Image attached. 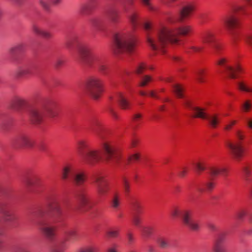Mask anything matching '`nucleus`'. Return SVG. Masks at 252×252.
<instances>
[{
    "mask_svg": "<svg viewBox=\"0 0 252 252\" xmlns=\"http://www.w3.org/2000/svg\"><path fill=\"white\" fill-rule=\"evenodd\" d=\"M146 32L147 43L153 51L164 53L168 43L177 44L179 35H186L191 31L189 26H175L167 28L163 26L153 29L152 24L146 22L143 24Z\"/></svg>",
    "mask_w": 252,
    "mask_h": 252,
    "instance_id": "obj_1",
    "label": "nucleus"
},
{
    "mask_svg": "<svg viewBox=\"0 0 252 252\" xmlns=\"http://www.w3.org/2000/svg\"><path fill=\"white\" fill-rule=\"evenodd\" d=\"M79 61L82 66L89 69H97L101 74L107 75L109 68L105 58L99 54H92L90 48L81 45L78 49Z\"/></svg>",
    "mask_w": 252,
    "mask_h": 252,
    "instance_id": "obj_2",
    "label": "nucleus"
},
{
    "mask_svg": "<svg viewBox=\"0 0 252 252\" xmlns=\"http://www.w3.org/2000/svg\"><path fill=\"white\" fill-rule=\"evenodd\" d=\"M135 37L131 32H120L115 34L113 50L116 55H129L134 50Z\"/></svg>",
    "mask_w": 252,
    "mask_h": 252,
    "instance_id": "obj_3",
    "label": "nucleus"
},
{
    "mask_svg": "<svg viewBox=\"0 0 252 252\" xmlns=\"http://www.w3.org/2000/svg\"><path fill=\"white\" fill-rule=\"evenodd\" d=\"M92 128L96 136L101 140V146L106 160L109 162H117L119 159V155L112 143L106 140L105 129L100 126L97 121L93 123Z\"/></svg>",
    "mask_w": 252,
    "mask_h": 252,
    "instance_id": "obj_4",
    "label": "nucleus"
},
{
    "mask_svg": "<svg viewBox=\"0 0 252 252\" xmlns=\"http://www.w3.org/2000/svg\"><path fill=\"white\" fill-rule=\"evenodd\" d=\"M234 136L236 140L235 141L231 140L226 141L225 146L233 158L236 160H239L244 153L243 142L246 136L245 132L240 129H237L235 130Z\"/></svg>",
    "mask_w": 252,
    "mask_h": 252,
    "instance_id": "obj_5",
    "label": "nucleus"
},
{
    "mask_svg": "<svg viewBox=\"0 0 252 252\" xmlns=\"http://www.w3.org/2000/svg\"><path fill=\"white\" fill-rule=\"evenodd\" d=\"M245 7L236 6L234 7L233 12L227 15L223 19L224 25L228 30L231 35V41L234 43L237 40V35L233 30L239 27L240 22L238 17L241 14L245 13Z\"/></svg>",
    "mask_w": 252,
    "mask_h": 252,
    "instance_id": "obj_6",
    "label": "nucleus"
},
{
    "mask_svg": "<svg viewBox=\"0 0 252 252\" xmlns=\"http://www.w3.org/2000/svg\"><path fill=\"white\" fill-rule=\"evenodd\" d=\"M87 89L91 95L95 99L100 96L102 92V82L98 77L92 76L88 79L86 82Z\"/></svg>",
    "mask_w": 252,
    "mask_h": 252,
    "instance_id": "obj_7",
    "label": "nucleus"
},
{
    "mask_svg": "<svg viewBox=\"0 0 252 252\" xmlns=\"http://www.w3.org/2000/svg\"><path fill=\"white\" fill-rule=\"evenodd\" d=\"M83 161L87 164L93 165L98 162L102 158L100 151L88 149L86 152L82 154Z\"/></svg>",
    "mask_w": 252,
    "mask_h": 252,
    "instance_id": "obj_8",
    "label": "nucleus"
},
{
    "mask_svg": "<svg viewBox=\"0 0 252 252\" xmlns=\"http://www.w3.org/2000/svg\"><path fill=\"white\" fill-rule=\"evenodd\" d=\"M0 212L3 216L4 221L11 222L16 219L15 215L11 211V204L9 200H2L0 202Z\"/></svg>",
    "mask_w": 252,
    "mask_h": 252,
    "instance_id": "obj_9",
    "label": "nucleus"
},
{
    "mask_svg": "<svg viewBox=\"0 0 252 252\" xmlns=\"http://www.w3.org/2000/svg\"><path fill=\"white\" fill-rule=\"evenodd\" d=\"M93 182L95 186L98 196L100 197L105 196L108 190V188L104 176L99 174L94 175Z\"/></svg>",
    "mask_w": 252,
    "mask_h": 252,
    "instance_id": "obj_10",
    "label": "nucleus"
},
{
    "mask_svg": "<svg viewBox=\"0 0 252 252\" xmlns=\"http://www.w3.org/2000/svg\"><path fill=\"white\" fill-rule=\"evenodd\" d=\"M12 143L16 148H31L34 145V141L28 135L21 133L12 139Z\"/></svg>",
    "mask_w": 252,
    "mask_h": 252,
    "instance_id": "obj_11",
    "label": "nucleus"
},
{
    "mask_svg": "<svg viewBox=\"0 0 252 252\" xmlns=\"http://www.w3.org/2000/svg\"><path fill=\"white\" fill-rule=\"evenodd\" d=\"M182 216L183 222L186 226L193 231L199 230V223L197 221L192 219V213L190 211H184L182 213Z\"/></svg>",
    "mask_w": 252,
    "mask_h": 252,
    "instance_id": "obj_12",
    "label": "nucleus"
},
{
    "mask_svg": "<svg viewBox=\"0 0 252 252\" xmlns=\"http://www.w3.org/2000/svg\"><path fill=\"white\" fill-rule=\"evenodd\" d=\"M38 225L39 229L47 239L52 240L54 238L55 235L54 227L49 225L44 220H39L38 222Z\"/></svg>",
    "mask_w": 252,
    "mask_h": 252,
    "instance_id": "obj_13",
    "label": "nucleus"
},
{
    "mask_svg": "<svg viewBox=\"0 0 252 252\" xmlns=\"http://www.w3.org/2000/svg\"><path fill=\"white\" fill-rule=\"evenodd\" d=\"M184 104L187 108L193 111L194 118H199L203 119H205L207 118L208 115L205 112L204 108L193 105L191 102L188 99L184 101Z\"/></svg>",
    "mask_w": 252,
    "mask_h": 252,
    "instance_id": "obj_14",
    "label": "nucleus"
},
{
    "mask_svg": "<svg viewBox=\"0 0 252 252\" xmlns=\"http://www.w3.org/2000/svg\"><path fill=\"white\" fill-rule=\"evenodd\" d=\"M202 40L204 44L211 45L217 52L221 48V45L216 42L215 34L212 32H205L202 35Z\"/></svg>",
    "mask_w": 252,
    "mask_h": 252,
    "instance_id": "obj_15",
    "label": "nucleus"
},
{
    "mask_svg": "<svg viewBox=\"0 0 252 252\" xmlns=\"http://www.w3.org/2000/svg\"><path fill=\"white\" fill-rule=\"evenodd\" d=\"M193 9V8L191 5L186 6L183 8L177 17L170 16L167 18V20L171 24H174L176 21L182 22L184 18L189 15Z\"/></svg>",
    "mask_w": 252,
    "mask_h": 252,
    "instance_id": "obj_16",
    "label": "nucleus"
},
{
    "mask_svg": "<svg viewBox=\"0 0 252 252\" xmlns=\"http://www.w3.org/2000/svg\"><path fill=\"white\" fill-rule=\"evenodd\" d=\"M33 66L30 63H26L19 66L16 71L18 77H28L33 74Z\"/></svg>",
    "mask_w": 252,
    "mask_h": 252,
    "instance_id": "obj_17",
    "label": "nucleus"
},
{
    "mask_svg": "<svg viewBox=\"0 0 252 252\" xmlns=\"http://www.w3.org/2000/svg\"><path fill=\"white\" fill-rule=\"evenodd\" d=\"M26 100L21 97L16 96L13 98L10 103V107L16 111H19L23 106L26 105Z\"/></svg>",
    "mask_w": 252,
    "mask_h": 252,
    "instance_id": "obj_18",
    "label": "nucleus"
},
{
    "mask_svg": "<svg viewBox=\"0 0 252 252\" xmlns=\"http://www.w3.org/2000/svg\"><path fill=\"white\" fill-rule=\"evenodd\" d=\"M43 118V113L41 109L32 108L30 111V118L32 123L34 124L40 123Z\"/></svg>",
    "mask_w": 252,
    "mask_h": 252,
    "instance_id": "obj_19",
    "label": "nucleus"
},
{
    "mask_svg": "<svg viewBox=\"0 0 252 252\" xmlns=\"http://www.w3.org/2000/svg\"><path fill=\"white\" fill-rule=\"evenodd\" d=\"M224 68L226 73L232 79H235L238 77L237 74L242 71V68L239 64L236 65L234 67L229 65H224Z\"/></svg>",
    "mask_w": 252,
    "mask_h": 252,
    "instance_id": "obj_20",
    "label": "nucleus"
},
{
    "mask_svg": "<svg viewBox=\"0 0 252 252\" xmlns=\"http://www.w3.org/2000/svg\"><path fill=\"white\" fill-rule=\"evenodd\" d=\"M72 179L76 185L81 186L85 182L86 175L84 172L75 171V172L73 173Z\"/></svg>",
    "mask_w": 252,
    "mask_h": 252,
    "instance_id": "obj_21",
    "label": "nucleus"
},
{
    "mask_svg": "<svg viewBox=\"0 0 252 252\" xmlns=\"http://www.w3.org/2000/svg\"><path fill=\"white\" fill-rule=\"evenodd\" d=\"M208 173L212 178L217 177L219 174L226 176L228 170L226 168H219L216 166H212L208 169Z\"/></svg>",
    "mask_w": 252,
    "mask_h": 252,
    "instance_id": "obj_22",
    "label": "nucleus"
},
{
    "mask_svg": "<svg viewBox=\"0 0 252 252\" xmlns=\"http://www.w3.org/2000/svg\"><path fill=\"white\" fill-rule=\"evenodd\" d=\"M32 30L35 34L40 35L46 39H49L52 36L51 32L41 29L37 25H33L32 27Z\"/></svg>",
    "mask_w": 252,
    "mask_h": 252,
    "instance_id": "obj_23",
    "label": "nucleus"
},
{
    "mask_svg": "<svg viewBox=\"0 0 252 252\" xmlns=\"http://www.w3.org/2000/svg\"><path fill=\"white\" fill-rule=\"evenodd\" d=\"M76 198L80 205L84 207L89 204V199L83 190H80L76 195Z\"/></svg>",
    "mask_w": 252,
    "mask_h": 252,
    "instance_id": "obj_24",
    "label": "nucleus"
},
{
    "mask_svg": "<svg viewBox=\"0 0 252 252\" xmlns=\"http://www.w3.org/2000/svg\"><path fill=\"white\" fill-rule=\"evenodd\" d=\"M108 17L110 22L114 25L118 24L120 21V13L116 9H110L108 12Z\"/></svg>",
    "mask_w": 252,
    "mask_h": 252,
    "instance_id": "obj_25",
    "label": "nucleus"
},
{
    "mask_svg": "<svg viewBox=\"0 0 252 252\" xmlns=\"http://www.w3.org/2000/svg\"><path fill=\"white\" fill-rule=\"evenodd\" d=\"M117 100L123 109H128L130 107V102L126 99L122 93H119L116 96Z\"/></svg>",
    "mask_w": 252,
    "mask_h": 252,
    "instance_id": "obj_26",
    "label": "nucleus"
},
{
    "mask_svg": "<svg viewBox=\"0 0 252 252\" xmlns=\"http://www.w3.org/2000/svg\"><path fill=\"white\" fill-rule=\"evenodd\" d=\"M50 209L52 211L54 212L57 218H59L61 217L63 211L60 203L56 201H52L49 204Z\"/></svg>",
    "mask_w": 252,
    "mask_h": 252,
    "instance_id": "obj_27",
    "label": "nucleus"
},
{
    "mask_svg": "<svg viewBox=\"0 0 252 252\" xmlns=\"http://www.w3.org/2000/svg\"><path fill=\"white\" fill-rule=\"evenodd\" d=\"M128 19L132 28L135 29L139 24L138 13L135 11H131L128 15Z\"/></svg>",
    "mask_w": 252,
    "mask_h": 252,
    "instance_id": "obj_28",
    "label": "nucleus"
},
{
    "mask_svg": "<svg viewBox=\"0 0 252 252\" xmlns=\"http://www.w3.org/2000/svg\"><path fill=\"white\" fill-rule=\"evenodd\" d=\"M75 172V171L74 170L73 166L71 165L67 164L63 168L62 171V178L63 180L67 179L69 175H71L72 179L73 177V173Z\"/></svg>",
    "mask_w": 252,
    "mask_h": 252,
    "instance_id": "obj_29",
    "label": "nucleus"
},
{
    "mask_svg": "<svg viewBox=\"0 0 252 252\" xmlns=\"http://www.w3.org/2000/svg\"><path fill=\"white\" fill-rule=\"evenodd\" d=\"M78 239L77 232L73 229H70L65 232V241L73 242Z\"/></svg>",
    "mask_w": 252,
    "mask_h": 252,
    "instance_id": "obj_30",
    "label": "nucleus"
},
{
    "mask_svg": "<svg viewBox=\"0 0 252 252\" xmlns=\"http://www.w3.org/2000/svg\"><path fill=\"white\" fill-rule=\"evenodd\" d=\"M25 45L23 43H19L11 47L9 49V53L12 55H15L22 53L24 51Z\"/></svg>",
    "mask_w": 252,
    "mask_h": 252,
    "instance_id": "obj_31",
    "label": "nucleus"
},
{
    "mask_svg": "<svg viewBox=\"0 0 252 252\" xmlns=\"http://www.w3.org/2000/svg\"><path fill=\"white\" fill-rule=\"evenodd\" d=\"M157 242L161 249H168L170 247V240L168 238L160 236L157 238Z\"/></svg>",
    "mask_w": 252,
    "mask_h": 252,
    "instance_id": "obj_32",
    "label": "nucleus"
},
{
    "mask_svg": "<svg viewBox=\"0 0 252 252\" xmlns=\"http://www.w3.org/2000/svg\"><path fill=\"white\" fill-rule=\"evenodd\" d=\"M206 74L207 72L206 70L202 68L198 69L195 73V78L199 83L205 82Z\"/></svg>",
    "mask_w": 252,
    "mask_h": 252,
    "instance_id": "obj_33",
    "label": "nucleus"
},
{
    "mask_svg": "<svg viewBox=\"0 0 252 252\" xmlns=\"http://www.w3.org/2000/svg\"><path fill=\"white\" fill-rule=\"evenodd\" d=\"M223 238L219 236L215 242L214 251L215 252H225V249L222 244Z\"/></svg>",
    "mask_w": 252,
    "mask_h": 252,
    "instance_id": "obj_34",
    "label": "nucleus"
},
{
    "mask_svg": "<svg viewBox=\"0 0 252 252\" xmlns=\"http://www.w3.org/2000/svg\"><path fill=\"white\" fill-rule=\"evenodd\" d=\"M205 119H207L208 121L210 126L212 128H216L219 123V118L216 114L208 115L207 118H206Z\"/></svg>",
    "mask_w": 252,
    "mask_h": 252,
    "instance_id": "obj_35",
    "label": "nucleus"
},
{
    "mask_svg": "<svg viewBox=\"0 0 252 252\" xmlns=\"http://www.w3.org/2000/svg\"><path fill=\"white\" fill-rule=\"evenodd\" d=\"M215 187V183L212 180V179L208 181L204 185V188L199 189V191L200 192L207 191L210 192Z\"/></svg>",
    "mask_w": 252,
    "mask_h": 252,
    "instance_id": "obj_36",
    "label": "nucleus"
},
{
    "mask_svg": "<svg viewBox=\"0 0 252 252\" xmlns=\"http://www.w3.org/2000/svg\"><path fill=\"white\" fill-rule=\"evenodd\" d=\"M92 9L93 5L91 4H84L80 7L79 12L82 15H87L91 12Z\"/></svg>",
    "mask_w": 252,
    "mask_h": 252,
    "instance_id": "obj_37",
    "label": "nucleus"
},
{
    "mask_svg": "<svg viewBox=\"0 0 252 252\" xmlns=\"http://www.w3.org/2000/svg\"><path fill=\"white\" fill-rule=\"evenodd\" d=\"M120 196L117 193H114L111 200V206L116 209H118L120 204Z\"/></svg>",
    "mask_w": 252,
    "mask_h": 252,
    "instance_id": "obj_38",
    "label": "nucleus"
},
{
    "mask_svg": "<svg viewBox=\"0 0 252 252\" xmlns=\"http://www.w3.org/2000/svg\"><path fill=\"white\" fill-rule=\"evenodd\" d=\"M173 90L174 93L179 98H182L184 96L183 88L180 84H175L173 85Z\"/></svg>",
    "mask_w": 252,
    "mask_h": 252,
    "instance_id": "obj_39",
    "label": "nucleus"
},
{
    "mask_svg": "<svg viewBox=\"0 0 252 252\" xmlns=\"http://www.w3.org/2000/svg\"><path fill=\"white\" fill-rule=\"evenodd\" d=\"M122 186L126 195H127L130 191V183L125 177L122 179Z\"/></svg>",
    "mask_w": 252,
    "mask_h": 252,
    "instance_id": "obj_40",
    "label": "nucleus"
},
{
    "mask_svg": "<svg viewBox=\"0 0 252 252\" xmlns=\"http://www.w3.org/2000/svg\"><path fill=\"white\" fill-rule=\"evenodd\" d=\"M241 107L244 112H248L252 107V103L250 100H246L243 103Z\"/></svg>",
    "mask_w": 252,
    "mask_h": 252,
    "instance_id": "obj_41",
    "label": "nucleus"
},
{
    "mask_svg": "<svg viewBox=\"0 0 252 252\" xmlns=\"http://www.w3.org/2000/svg\"><path fill=\"white\" fill-rule=\"evenodd\" d=\"M152 80L151 77L149 75H144L141 77L139 82L140 87H144Z\"/></svg>",
    "mask_w": 252,
    "mask_h": 252,
    "instance_id": "obj_42",
    "label": "nucleus"
},
{
    "mask_svg": "<svg viewBox=\"0 0 252 252\" xmlns=\"http://www.w3.org/2000/svg\"><path fill=\"white\" fill-rule=\"evenodd\" d=\"M251 167L249 166H245L243 168V172L246 181H249V176L251 173Z\"/></svg>",
    "mask_w": 252,
    "mask_h": 252,
    "instance_id": "obj_43",
    "label": "nucleus"
},
{
    "mask_svg": "<svg viewBox=\"0 0 252 252\" xmlns=\"http://www.w3.org/2000/svg\"><path fill=\"white\" fill-rule=\"evenodd\" d=\"M239 89L246 92L252 93V88L247 86L244 82H240L238 83Z\"/></svg>",
    "mask_w": 252,
    "mask_h": 252,
    "instance_id": "obj_44",
    "label": "nucleus"
},
{
    "mask_svg": "<svg viewBox=\"0 0 252 252\" xmlns=\"http://www.w3.org/2000/svg\"><path fill=\"white\" fill-rule=\"evenodd\" d=\"M142 234L145 237H149L153 232V228L150 226L144 227L142 228Z\"/></svg>",
    "mask_w": 252,
    "mask_h": 252,
    "instance_id": "obj_45",
    "label": "nucleus"
},
{
    "mask_svg": "<svg viewBox=\"0 0 252 252\" xmlns=\"http://www.w3.org/2000/svg\"><path fill=\"white\" fill-rule=\"evenodd\" d=\"M132 221L135 226H139L141 222V219L139 215L134 213L132 217Z\"/></svg>",
    "mask_w": 252,
    "mask_h": 252,
    "instance_id": "obj_46",
    "label": "nucleus"
},
{
    "mask_svg": "<svg viewBox=\"0 0 252 252\" xmlns=\"http://www.w3.org/2000/svg\"><path fill=\"white\" fill-rule=\"evenodd\" d=\"M119 230L118 229H112L106 232L108 237L111 238H116L119 236Z\"/></svg>",
    "mask_w": 252,
    "mask_h": 252,
    "instance_id": "obj_47",
    "label": "nucleus"
},
{
    "mask_svg": "<svg viewBox=\"0 0 252 252\" xmlns=\"http://www.w3.org/2000/svg\"><path fill=\"white\" fill-rule=\"evenodd\" d=\"M147 68L146 64L144 63H141L138 64L136 69V72L138 74H142Z\"/></svg>",
    "mask_w": 252,
    "mask_h": 252,
    "instance_id": "obj_48",
    "label": "nucleus"
},
{
    "mask_svg": "<svg viewBox=\"0 0 252 252\" xmlns=\"http://www.w3.org/2000/svg\"><path fill=\"white\" fill-rule=\"evenodd\" d=\"M47 112L48 116L51 118H54L58 115L57 110L52 108H48L47 109Z\"/></svg>",
    "mask_w": 252,
    "mask_h": 252,
    "instance_id": "obj_49",
    "label": "nucleus"
},
{
    "mask_svg": "<svg viewBox=\"0 0 252 252\" xmlns=\"http://www.w3.org/2000/svg\"><path fill=\"white\" fill-rule=\"evenodd\" d=\"M134 0H125L124 9L126 12H128L133 3Z\"/></svg>",
    "mask_w": 252,
    "mask_h": 252,
    "instance_id": "obj_50",
    "label": "nucleus"
},
{
    "mask_svg": "<svg viewBox=\"0 0 252 252\" xmlns=\"http://www.w3.org/2000/svg\"><path fill=\"white\" fill-rule=\"evenodd\" d=\"M194 167L196 171L199 174L201 171L205 169V166L201 163L198 162L194 164Z\"/></svg>",
    "mask_w": 252,
    "mask_h": 252,
    "instance_id": "obj_51",
    "label": "nucleus"
},
{
    "mask_svg": "<svg viewBox=\"0 0 252 252\" xmlns=\"http://www.w3.org/2000/svg\"><path fill=\"white\" fill-rule=\"evenodd\" d=\"M49 0H39L40 5L45 10H48L50 6Z\"/></svg>",
    "mask_w": 252,
    "mask_h": 252,
    "instance_id": "obj_52",
    "label": "nucleus"
},
{
    "mask_svg": "<svg viewBox=\"0 0 252 252\" xmlns=\"http://www.w3.org/2000/svg\"><path fill=\"white\" fill-rule=\"evenodd\" d=\"M186 210H183V211H180L177 208H174L172 211H171V215L174 217H179V216H181V217L182 218V213L184 212V211H186Z\"/></svg>",
    "mask_w": 252,
    "mask_h": 252,
    "instance_id": "obj_53",
    "label": "nucleus"
},
{
    "mask_svg": "<svg viewBox=\"0 0 252 252\" xmlns=\"http://www.w3.org/2000/svg\"><path fill=\"white\" fill-rule=\"evenodd\" d=\"M143 4L146 6L149 10H154V8L150 2V0H141Z\"/></svg>",
    "mask_w": 252,
    "mask_h": 252,
    "instance_id": "obj_54",
    "label": "nucleus"
},
{
    "mask_svg": "<svg viewBox=\"0 0 252 252\" xmlns=\"http://www.w3.org/2000/svg\"><path fill=\"white\" fill-rule=\"evenodd\" d=\"M13 252H28V251L25 247L23 246H18L14 249Z\"/></svg>",
    "mask_w": 252,
    "mask_h": 252,
    "instance_id": "obj_55",
    "label": "nucleus"
},
{
    "mask_svg": "<svg viewBox=\"0 0 252 252\" xmlns=\"http://www.w3.org/2000/svg\"><path fill=\"white\" fill-rule=\"evenodd\" d=\"M237 123L236 120H232L228 124L225 125L224 129L226 130H230L232 129L233 126Z\"/></svg>",
    "mask_w": 252,
    "mask_h": 252,
    "instance_id": "obj_56",
    "label": "nucleus"
},
{
    "mask_svg": "<svg viewBox=\"0 0 252 252\" xmlns=\"http://www.w3.org/2000/svg\"><path fill=\"white\" fill-rule=\"evenodd\" d=\"M139 158L140 155L138 154H135L129 156L127 158V161L129 162L130 161H136L139 159Z\"/></svg>",
    "mask_w": 252,
    "mask_h": 252,
    "instance_id": "obj_57",
    "label": "nucleus"
},
{
    "mask_svg": "<svg viewBox=\"0 0 252 252\" xmlns=\"http://www.w3.org/2000/svg\"><path fill=\"white\" fill-rule=\"evenodd\" d=\"M95 249L93 247H88L84 249H81L78 251V252H95Z\"/></svg>",
    "mask_w": 252,
    "mask_h": 252,
    "instance_id": "obj_58",
    "label": "nucleus"
},
{
    "mask_svg": "<svg viewBox=\"0 0 252 252\" xmlns=\"http://www.w3.org/2000/svg\"><path fill=\"white\" fill-rule=\"evenodd\" d=\"M79 148L80 150H83L86 148H88V145L87 143L85 141H80L78 143Z\"/></svg>",
    "mask_w": 252,
    "mask_h": 252,
    "instance_id": "obj_59",
    "label": "nucleus"
},
{
    "mask_svg": "<svg viewBox=\"0 0 252 252\" xmlns=\"http://www.w3.org/2000/svg\"><path fill=\"white\" fill-rule=\"evenodd\" d=\"M65 245V242H62L60 244H59L56 247V249L54 250V252H63L62 249L63 247Z\"/></svg>",
    "mask_w": 252,
    "mask_h": 252,
    "instance_id": "obj_60",
    "label": "nucleus"
},
{
    "mask_svg": "<svg viewBox=\"0 0 252 252\" xmlns=\"http://www.w3.org/2000/svg\"><path fill=\"white\" fill-rule=\"evenodd\" d=\"M246 124L250 129H252V118H247L246 119Z\"/></svg>",
    "mask_w": 252,
    "mask_h": 252,
    "instance_id": "obj_61",
    "label": "nucleus"
},
{
    "mask_svg": "<svg viewBox=\"0 0 252 252\" xmlns=\"http://www.w3.org/2000/svg\"><path fill=\"white\" fill-rule=\"evenodd\" d=\"M246 214V213L244 210H240L237 213V216L239 219L241 220L244 217Z\"/></svg>",
    "mask_w": 252,
    "mask_h": 252,
    "instance_id": "obj_62",
    "label": "nucleus"
},
{
    "mask_svg": "<svg viewBox=\"0 0 252 252\" xmlns=\"http://www.w3.org/2000/svg\"><path fill=\"white\" fill-rule=\"evenodd\" d=\"M37 148L39 150L42 152L45 151L46 150V146L45 144L43 143H40V144H39L37 146Z\"/></svg>",
    "mask_w": 252,
    "mask_h": 252,
    "instance_id": "obj_63",
    "label": "nucleus"
},
{
    "mask_svg": "<svg viewBox=\"0 0 252 252\" xmlns=\"http://www.w3.org/2000/svg\"><path fill=\"white\" fill-rule=\"evenodd\" d=\"M203 48L202 46H193L191 47L190 49L194 52H199Z\"/></svg>",
    "mask_w": 252,
    "mask_h": 252,
    "instance_id": "obj_64",
    "label": "nucleus"
}]
</instances>
